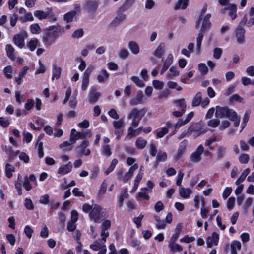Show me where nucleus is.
<instances>
[{
	"label": "nucleus",
	"instance_id": "obj_1",
	"mask_svg": "<svg viewBox=\"0 0 254 254\" xmlns=\"http://www.w3.org/2000/svg\"><path fill=\"white\" fill-rule=\"evenodd\" d=\"M64 29L60 26H50L46 28L43 33L42 41L46 46L55 43Z\"/></svg>",
	"mask_w": 254,
	"mask_h": 254
},
{
	"label": "nucleus",
	"instance_id": "obj_2",
	"mask_svg": "<svg viewBox=\"0 0 254 254\" xmlns=\"http://www.w3.org/2000/svg\"><path fill=\"white\" fill-rule=\"evenodd\" d=\"M146 110L143 108L138 109L136 108H133L127 116L128 119H132L131 126L128 128V131H133V127H136L138 126L141 118L145 115Z\"/></svg>",
	"mask_w": 254,
	"mask_h": 254
},
{
	"label": "nucleus",
	"instance_id": "obj_3",
	"mask_svg": "<svg viewBox=\"0 0 254 254\" xmlns=\"http://www.w3.org/2000/svg\"><path fill=\"white\" fill-rule=\"evenodd\" d=\"M89 216L94 222H100L101 219L104 216L103 208L99 205L95 204L89 213Z\"/></svg>",
	"mask_w": 254,
	"mask_h": 254
},
{
	"label": "nucleus",
	"instance_id": "obj_4",
	"mask_svg": "<svg viewBox=\"0 0 254 254\" xmlns=\"http://www.w3.org/2000/svg\"><path fill=\"white\" fill-rule=\"evenodd\" d=\"M204 152V147L200 144L196 149L191 153L190 156V160L193 163H198L202 159V154Z\"/></svg>",
	"mask_w": 254,
	"mask_h": 254
},
{
	"label": "nucleus",
	"instance_id": "obj_5",
	"mask_svg": "<svg viewBox=\"0 0 254 254\" xmlns=\"http://www.w3.org/2000/svg\"><path fill=\"white\" fill-rule=\"evenodd\" d=\"M27 37L26 32L24 31L20 34H15L13 38L14 44L20 49L25 46V38Z\"/></svg>",
	"mask_w": 254,
	"mask_h": 254
},
{
	"label": "nucleus",
	"instance_id": "obj_6",
	"mask_svg": "<svg viewBox=\"0 0 254 254\" xmlns=\"http://www.w3.org/2000/svg\"><path fill=\"white\" fill-rule=\"evenodd\" d=\"M113 125L115 128V133L116 135V138L119 139L122 135L123 128L124 127V120L123 118L118 121H114L113 122Z\"/></svg>",
	"mask_w": 254,
	"mask_h": 254
},
{
	"label": "nucleus",
	"instance_id": "obj_7",
	"mask_svg": "<svg viewBox=\"0 0 254 254\" xmlns=\"http://www.w3.org/2000/svg\"><path fill=\"white\" fill-rule=\"evenodd\" d=\"M22 184L24 188L27 190H29L31 189V186L27 177H26L24 178V180L23 181L22 180V176L19 174L17 181H16L15 183V187L18 190H21Z\"/></svg>",
	"mask_w": 254,
	"mask_h": 254
},
{
	"label": "nucleus",
	"instance_id": "obj_8",
	"mask_svg": "<svg viewBox=\"0 0 254 254\" xmlns=\"http://www.w3.org/2000/svg\"><path fill=\"white\" fill-rule=\"evenodd\" d=\"M93 69V66H90L88 67L83 73L81 85V88L83 91H85L88 87L89 83V77Z\"/></svg>",
	"mask_w": 254,
	"mask_h": 254
},
{
	"label": "nucleus",
	"instance_id": "obj_9",
	"mask_svg": "<svg viewBox=\"0 0 254 254\" xmlns=\"http://www.w3.org/2000/svg\"><path fill=\"white\" fill-rule=\"evenodd\" d=\"M245 30L241 25H238L235 30V35L237 42L239 44H244L245 42Z\"/></svg>",
	"mask_w": 254,
	"mask_h": 254
},
{
	"label": "nucleus",
	"instance_id": "obj_10",
	"mask_svg": "<svg viewBox=\"0 0 254 254\" xmlns=\"http://www.w3.org/2000/svg\"><path fill=\"white\" fill-rule=\"evenodd\" d=\"M188 130L190 133L193 132V136L194 138L198 137L200 134L205 133V130L201 127L199 124H194L190 126L188 128Z\"/></svg>",
	"mask_w": 254,
	"mask_h": 254
},
{
	"label": "nucleus",
	"instance_id": "obj_11",
	"mask_svg": "<svg viewBox=\"0 0 254 254\" xmlns=\"http://www.w3.org/2000/svg\"><path fill=\"white\" fill-rule=\"evenodd\" d=\"M98 7V3L96 1H88L84 5L85 10L88 13H94Z\"/></svg>",
	"mask_w": 254,
	"mask_h": 254
},
{
	"label": "nucleus",
	"instance_id": "obj_12",
	"mask_svg": "<svg viewBox=\"0 0 254 254\" xmlns=\"http://www.w3.org/2000/svg\"><path fill=\"white\" fill-rule=\"evenodd\" d=\"M85 137V134L83 133L79 132L76 131L75 129H72L70 135V139L71 143L74 144L76 140L80 138Z\"/></svg>",
	"mask_w": 254,
	"mask_h": 254
},
{
	"label": "nucleus",
	"instance_id": "obj_13",
	"mask_svg": "<svg viewBox=\"0 0 254 254\" xmlns=\"http://www.w3.org/2000/svg\"><path fill=\"white\" fill-rule=\"evenodd\" d=\"M188 142L187 140H184L181 142L179 145L177 153L176 155V159H179L184 153L186 148L187 146Z\"/></svg>",
	"mask_w": 254,
	"mask_h": 254
},
{
	"label": "nucleus",
	"instance_id": "obj_14",
	"mask_svg": "<svg viewBox=\"0 0 254 254\" xmlns=\"http://www.w3.org/2000/svg\"><path fill=\"white\" fill-rule=\"evenodd\" d=\"M73 165L71 162H69L66 165H61L58 169V173L61 175H65L71 171Z\"/></svg>",
	"mask_w": 254,
	"mask_h": 254
},
{
	"label": "nucleus",
	"instance_id": "obj_15",
	"mask_svg": "<svg viewBox=\"0 0 254 254\" xmlns=\"http://www.w3.org/2000/svg\"><path fill=\"white\" fill-rule=\"evenodd\" d=\"M225 10H229V15L231 17L232 20L235 19L237 17V6L235 4H228L225 7Z\"/></svg>",
	"mask_w": 254,
	"mask_h": 254
},
{
	"label": "nucleus",
	"instance_id": "obj_16",
	"mask_svg": "<svg viewBox=\"0 0 254 254\" xmlns=\"http://www.w3.org/2000/svg\"><path fill=\"white\" fill-rule=\"evenodd\" d=\"M228 109V107L216 106L215 117L218 118H222L226 117Z\"/></svg>",
	"mask_w": 254,
	"mask_h": 254
},
{
	"label": "nucleus",
	"instance_id": "obj_17",
	"mask_svg": "<svg viewBox=\"0 0 254 254\" xmlns=\"http://www.w3.org/2000/svg\"><path fill=\"white\" fill-rule=\"evenodd\" d=\"M173 61V56L172 54H169L168 55L167 59L165 60L162 68L160 71V74H163L169 68L170 65L172 64Z\"/></svg>",
	"mask_w": 254,
	"mask_h": 254
},
{
	"label": "nucleus",
	"instance_id": "obj_18",
	"mask_svg": "<svg viewBox=\"0 0 254 254\" xmlns=\"http://www.w3.org/2000/svg\"><path fill=\"white\" fill-rule=\"evenodd\" d=\"M143 97V94L142 91L139 90L137 92L136 96L132 98L129 101V104L131 106H135L141 103Z\"/></svg>",
	"mask_w": 254,
	"mask_h": 254
},
{
	"label": "nucleus",
	"instance_id": "obj_19",
	"mask_svg": "<svg viewBox=\"0 0 254 254\" xmlns=\"http://www.w3.org/2000/svg\"><path fill=\"white\" fill-rule=\"evenodd\" d=\"M216 157L218 160H222L227 154V148L223 145L218 146L216 150Z\"/></svg>",
	"mask_w": 254,
	"mask_h": 254
},
{
	"label": "nucleus",
	"instance_id": "obj_20",
	"mask_svg": "<svg viewBox=\"0 0 254 254\" xmlns=\"http://www.w3.org/2000/svg\"><path fill=\"white\" fill-rule=\"evenodd\" d=\"M211 15L209 13L207 14L204 19L202 22V26L200 28V31L202 32H205L207 29L209 28L211 26V22L210 21V18H211Z\"/></svg>",
	"mask_w": 254,
	"mask_h": 254
},
{
	"label": "nucleus",
	"instance_id": "obj_21",
	"mask_svg": "<svg viewBox=\"0 0 254 254\" xmlns=\"http://www.w3.org/2000/svg\"><path fill=\"white\" fill-rule=\"evenodd\" d=\"M100 95V93L98 92H96L95 89L92 90L88 95L90 103L92 104L95 103L98 100Z\"/></svg>",
	"mask_w": 254,
	"mask_h": 254
},
{
	"label": "nucleus",
	"instance_id": "obj_22",
	"mask_svg": "<svg viewBox=\"0 0 254 254\" xmlns=\"http://www.w3.org/2000/svg\"><path fill=\"white\" fill-rule=\"evenodd\" d=\"M128 48L131 52L134 55H137L139 53V46L138 44L134 41H130L128 43Z\"/></svg>",
	"mask_w": 254,
	"mask_h": 254
},
{
	"label": "nucleus",
	"instance_id": "obj_23",
	"mask_svg": "<svg viewBox=\"0 0 254 254\" xmlns=\"http://www.w3.org/2000/svg\"><path fill=\"white\" fill-rule=\"evenodd\" d=\"M61 70V68L60 67H57L55 65H52V80H54V79H59L60 78Z\"/></svg>",
	"mask_w": 254,
	"mask_h": 254
},
{
	"label": "nucleus",
	"instance_id": "obj_24",
	"mask_svg": "<svg viewBox=\"0 0 254 254\" xmlns=\"http://www.w3.org/2000/svg\"><path fill=\"white\" fill-rule=\"evenodd\" d=\"M165 44L160 43L157 47L154 52V55L158 58H160L164 53Z\"/></svg>",
	"mask_w": 254,
	"mask_h": 254
},
{
	"label": "nucleus",
	"instance_id": "obj_25",
	"mask_svg": "<svg viewBox=\"0 0 254 254\" xmlns=\"http://www.w3.org/2000/svg\"><path fill=\"white\" fill-rule=\"evenodd\" d=\"M39 44V41L36 38H32L27 44V47L31 51H34Z\"/></svg>",
	"mask_w": 254,
	"mask_h": 254
},
{
	"label": "nucleus",
	"instance_id": "obj_26",
	"mask_svg": "<svg viewBox=\"0 0 254 254\" xmlns=\"http://www.w3.org/2000/svg\"><path fill=\"white\" fill-rule=\"evenodd\" d=\"M109 77V74L105 69H102L100 74L97 76V80L99 83L103 82Z\"/></svg>",
	"mask_w": 254,
	"mask_h": 254
},
{
	"label": "nucleus",
	"instance_id": "obj_27",
	"mask_svg": "<svg viewBox=\"0 0 254 254\" xmlns=\"http://www.w3.org/2000/svg\"><path fill=\"white\" fill-rule=\"evenodd\" d=\"M202 101V93L200 92H198L195 96L194 97V98L192 99V107H196L199 106Z\"/></svg>",
	"mask_w": 254,
	"mask_h": 254
},
{
	"label": "nucleus",
	"instance_id": "obj_28",
	"mask_svg": "<svg viewBox=\"0 0 254 254\" xmlns=\"http://www.w3.org/2000/svg\"><path fill=\"white\" fill-rule=\"evenodd\" d=\"M126 18V15L123 13L118 14L112 22V25L117 26Z\"/></svg>",
	"mask_w": 254,
	"mask_h": 254
},
{
	"label": "nucleus",
	"instance_id": "obj_29",
	"mask_svg": "<svg viewBox=\"0 0 254 254\" xmlns=\"http://www.w3.org/2000/svg\"><path fill=\"white\" fill-rule=\"evenodd\" d=\"M188 5V0H179L175 5V10H178L180 8L185 9Z\"/></svg>",
	"mask_w": 254,
	"mask_h": 254
},
{
	"label": "nucleus",
	"instance_id": "obj_30",
	"mask_svg": "<svg viewBox=\"0 0 254 254\" xmlns=\"http://www.w3.org/2000/svg\"><path fill=\"white\" fill-rule=\"evenodd\" d=\"M128 197L129 194L127 191H123L120 194L118 202V206L120 208L122 207L124 200L128 198Z\"/></svg>",
	"mask_w": 254,
	"mask_h": 254
},
{
	"label": "nucleus",
	"instance_id": "obj_31",
	"mask_svg": "<svg viewBox=\"0 0 254 254\" xmlns=\"http://www.w3.org/2000/svg\"><path fill=\"white\" fill-rule=\"evenodd\" d=\"M147 144V141L142 137H138L135 141V146L138 149H143Z\"/></svg>",
	"mask_w": 254,
	"mask_h": 254
},
{
	"label": "nucleus",
	"instance_id": "obj_32",
	"mask_svg": "<svg viewBox=\"0 0 254 254\" xmlns=\"http://www.w3.org/2000/svg\"><path fill=\"white\" fill-rule=\"evenodd\" d=\"M76 13L77 12L75 10H72L67 12L64 15V20L67 23L72 22L76 15Z\"/></svg>",
	"mask_w": 254,
	"mask_h": 254
},
{
	"label": "nucleus",
	"instance_id": "obj_33",
	"mask_svg": "<svg viewBox=\"0 0 254 254\" xmlns=\"http://www.w3.org/2000/svg\"><path fill=\"white\" fill-rule=\"evenodd\" d=\"M250 169L248 168L244 170L242 173L241 174L240 177L236 180V184L239 185L241 184L246 178L247 176L250 173Z\"/></svg>",
	"mask_w": 254,
	"mask_h": 254
},
{
	"label": "nucleus",
	"instance_id": "obj_34",
	"mask_svg": "<svg viewBox=\"0 0 254 254\" xmlns=\"http://www.w3.org/2000/svg\"><path fill=\"white\" fill-rule=\"evenodd\" d=\"M15 171V167L12 165L7 163L5 166V174L8 178H11L12 176V173Z\"/></svg>",
	"mask_w": 254,
	"mask_h": 254
},
{
	"label": "nucleus",
	"instance_id": "obj_35",
	"mask_svg": "<svg viewBox=\"0 0 254 254\" xmlns=\"http://www.w3.org/2000/svg\"><path fill=\"white\" fill-rule=\"evenodd\" d=\"M181 224H178L175 228V233L173 234L171 238V241L174 243L179 237L180 233L181 230Z\"/></svg>",
	"mask_w": 254,
	"mask_h": 254
},
{
	"label": "nucleus",
	"instance_id": "obj_36",
	"mask_svg": "<svg viewBox=\"0 0 254 254\" xmlns=\"http://www.w3.org/2000/svg\"><path fill=\"white\" fill-rule=\"evenodd\" d=\"M205 32L199 30V33L196 38V49L198 52L200 51L201 43L203 38V35Z\"/></svg>",
	"mask_w": 254,
	"mask_h": 254
},
{
	"label": "nucleus",
	"instance_id": "obj_37",
	"mask_svg": "<svg viewBox=\"0 0 254 254\" xmlns=\"http://www.w3.org/2000/svg\"><path fill=\"white\" fill-rule=\"evenodd\" d=\"M226 117L228 118V119L231 121L235 120V119L239 116H238L237 113L233 109L228 108Z\"/></svg>",
	"mask_w": 254,
	"mask_h": 254
},
{
	"label": "nucleus",
	"instance_id": "obj_38",
	"mask_svg": "<svg viewBox=\"0 0 254 254\" xmlns=\"http://www.w3.org/2000/svg\"><path fill=\"white\" fill-rule=\"evenodd\" d=\"M5 50L6 51L7 56L12 59L14 57V52L15 51L14 48L10 44H7L6 45Z\"/></svg>",
	"mask_w": 254,
	"mask_h": 254
},
{
	"label": "nucleus",
	"instance_id": "obj_39",
	"mask_svg": "<svg viewBox=\"0 0 254 254\" xmlns=\"http://www.w3.org/2000/svg\"><path fill=\"white\" fill-rule=\"evenodd\" d=\"M30 30L34 34H38L41 32V29L37 23L31 24L30 27Z\"/></svg>",
	"mask_w": 254,
	"mask_h": 254
},
{
	"label": "nucleus",
	"instance_id": "obj_40",
	"mask_svg": "<svg viewBox=\"0 0 254 254\" xmlns=\"http://www.w3.org/2000/svg\"><path fill=\"white\" fill-rule=\"evenodd\" d=\"M34 14L35 17L40 20L46 18L48 16V14L46 12L41 10L35 11Z\"/></svg>",
	"mask_w": 254,
	"mask_h": 254
},
{
	"label": "nucleus",
	"instance_id": "obj_41",
	"mask_svg": "<svg viewBox=\"0 0 254 254\" xmlns=\"http://www.w3.org/2000/svg\"><path fill=\"white\" fill-rule=\"evenodd\" d=\"M3 73L5 76L8 79H11L12 77L11 75L12 73V67L11 66H7L3 69Z\"/></svg>",
	"mask_w": 254,
	"mask_h": 254
},
{
	"label": "nucleus",
	"instance_id": "obj_42",
	"mask_svg": "<svg viewBox=\"0 0 254 254\" xmlns=\"http://www.w3.org/2000/svg\"><path fill=\"white\" fill-rule=\"evenodd\" d=\"M129 55V51L126 49H121L118 54L120 58L122 59H127Z\"/></svg>",
	"mask_w": 254,
	"mask_h": 254
},
{
	"label": "nucleus",
	"instance_id": "obj_43",
	"mask_svg": "<svg viewBox=\"0 0 254 254\" xmlns=\"http://www.w3.org/2000/svg\"><path fill=\"white\" fill-rule=\"evenodd\" d=\"M198 69L203 75L206 74L208 72V67L204 63H200L198 64Z\"/></svg>",
	"mask_w": 254,
	"mask_h": 254
},
{
	"label": "nucleus",
	"instance_id": "obj_44",
	"mask_svg": "<svg viewBox=\"0 0 254 254\" xmlns=\"http://www.w3.org/2000/svg\"><path fill=\"white\" fill-rule=\"evenodd\" d=\"M249 156L246 153L242 154L239 157V161L242 164H246L249 162Z\"/></svg>",
	"mask_w": 254,
	"mask_h": 254
},
{
	"label": "nucleus",
	"instance_id": "obj_45",
	"mask_svg": "<svg viewBox=\"0 0 254 254\" xmlns=\"http://www.w3.org/2000/svg\"><path fill=\"white\" fill-rule=\"evenodd\" d=\"M20 20L22 22L24 23L27 21H32L34 20L33 16L31 12L25 13L24 18L21 17Z\"/></svg>",
	"mask_w": 254,
	"mask_h": 254
},
{
	"label": "nucleus",
	"instance_id": "obj_46",
	"mask_svg": "<svg viewBox=\"0 0 254 254\" xmlns=\"http://www.w3.org/2000/svg\"><path fill=\"white\" fill-rule=\"evenodd\" d=\"M132 81L138 87H144L145 84L137 76L131 77Z\"/></svg>",
	"mask_w": 254,
	"mask_h": 254
},
{
	"label": "nucleus",
	"instance_id": "obj_47",
	"mask_svg": "<svg viewBox=\"0 0 254 254\" xmlns=\"http://www.w3.org/2000/svg\"><path fill=\"white\" fill-rule=\"evenodd\" d=\"M84 31L82 29H78L73 32L72 34V37L78 39L83 36Z\"/></svg>",
	"mask_w": 254,
	"mask_h": 254
},
{
	"label": "nucleus",
	"instance_id": "obj_48",
	"mask_svg": "<svg viewBox=\"0 0 254 254\" xmlns=\"http://www.w3.org/2000/svg\"><path fill=\"white\" fill-rule=\"evenodd\" d=\"M223 50L220 48H215L213 50V57L215 59H219L222 54Z\"/></svg>",
	"mask_w": 254,
	"mask_h": 254
},
{
	"label": "nucleus",
	"instance_id": "obj_49",
	"mask_svg": "<svg viewBox=\"0 0 254 254\" xmlns=\"http://www.w3.org/2000/svg\"><path fill=\"white\" fill-rule=\"evenodd\" d=\"M174 104L180 108L182 109H186V104L185 103V99L182 98L181 99L177 100L174 101Z\"/></svg>",
	"mask_w": 254,
	"mask_h": 254
},
{
	"label": "nucleus",
	"instance_id": "obj_50",
	"mask_svg": "<svg viewBox=\"0 0 254 254\" xmlns=\"http://www.w3.org/2000/svg\"><path fill=\"white\" fill-rule=\"evenodd\" d=\"M220 124V120L216 119H213L212 120H210L207 122V125L208 126H210L212 127L215 128L216 127Z\"/></svg>",
	"mask_w": 254,
	"mask_h": 254
},
{
	"label": "nucleus",
	"instance_id": "obj_51",
	"mask_svg": "<svg viewBox=\"0 0 254 254\" xmlns=\"http://www.w3.org/2000/svg\"><path fill=\"white\" fill-rule=\"evenodd\" d=\"M50 202L49 196L48 194H45L41 196L40 198L39 202L41 204L47 205Z\"/></svg>",
	"mask_w": 254,
	"mask_h": 254
},
{
	"label": "nucleus",
	"instance_id": "obj_52",
	"mask_svg": "<svg viewBox=\"0 0 254 254\" xmlns=\"http://www.w3.org/2000/svg\"><path fill=\"white\" fill-rule=\"evenodd\" d=\"M24 206L28 210H33L34 207L31 200L27 198L24 200Z\"/></svg>",
	"mask_w": 254,
	"mask_h": 254
},
{
	"label": "nucleus",
	"instance_id": "obj_53",
	"mask_svg": "<svg viewBox=\"0 0 254 254\" xmlns=\"http://www.w3.org/2000/svg\"><path fill=\"white\" fill-rule=\"evenodd\" d=\"M24 232L28 238H31L33 230L30 226L26 225L24 228Z\"/></svg>",
	"mask_w": 254,
	"mask_h": 254
},
{
	"label": "nucleus",
	"instance_id": "obj_54",
	"mask_svg": "<svg viewBox=\"0 0 254 254\" xmlns=\"http://www.w3.org/2000/svg\"><path fill=\"white\" fill-rule=\"evenodd\" d=\"M170 247L171 251H181L183 250L182 247L178 244H175L172 242V244H170Z\"/></svg>",
	"mask_w": 254,
	"mask_h": 254
},
{
	"label": "nucleus",
	"instance_id": "obj_55",
	"mask_svg": "<svg viewBox=\"0 0 254 254\" xmlns=\"http://www.w3.org/2000/svg\"><path fill=\"white\" fill-rule=\"evenodd\" d=\"M164 206L161 201H158L154 205V209L156 212H159L163 210Z\"/></svg>",
	"mask_w": 254,
	"mask_h": 254
},
{
	"label": "nucleus",
	"instance_id": "obj_56",
	"mask_svg": "<svg viewBox=\"0 0 254 254\" xmlns=\"http://www.w3.org/2000/svg\"><path fill=\"white\" fill-rule=\"evenodd\" d=\"M195 240V238L194 237H189L188 235H185L184 237L181 238L180 240L181 242H184L186 243H189L190 242H192Z\"/></svg>",
	"mask_w": 254,
	"mask_h": 254
},
{
	"label": "nucleus",
	"instance_id": "obj_57",
	"mask_svg": "<svg viewBox=\"0 0 254 254\" xmlns=\"http://www.w3.org/2000/svg\"><path fill=\"white\" fill-rule=\"evenodd\" d=\"M152 84L154 87L158 90H161L163 87V83L157 80H154Z\"/></svg>",
	"mask_w": 254,
	"mask_h": 254
},
{
	"label": "nucleus",
	"instance_id": "obj_58",
	"mask_svg": "<svg viewBox=\"0 0 254 254\" xmlns=\"http://www.w3.org/2000/svg\"><path fill=\"white\" fill-rule=\"evenodd\" d=\"M235 201V199L234 197H231L228 199L227 203V207L228 210H231L233 208Z\"/></svg>",
	"mask_w": 254,
	"mask_h": 254
},
{
	"label": "nucleus",
	"instance_id": "obj_59",
	"mask_svg": "<svg viewBox=\"0 0 254 254\" xmlns=\"http://www.w3.org/2000/svg\"><path fill=\"white\" fill-rule=\"evenodd\" d=\"M19 159L24 163H27L29 161V157L25 152H22L20 153L19 155Z\"/></svg>",
	"mask_w": 254,
	"mask_h": 254
},
{
	"label": "nucleus",
	"instance_id": "obj_60",
	"mask_svg": "<svg viewBox=\"0 0 254 254\" xmlns=\"http://www.w3.org/2000/svg\"><path fill=\"white\" fill-rule=\"evenodd\" d=\"M10 124L8 119L5 117H0V125L3 127H7Z\"/></svg>",
	"mask_w": 254,
	"mask_h": 254
},
{
	"label": "nucleus",
	"instance_id": "obj_61",
	"mask_svg": "<svg viewBox=\"0 0 254 254\" xmlns=\"http://www.w3.org/2000/svg\"><path fill=\"white\" fill-rule=\"evenodd\" d=\"M243 101V98L240 97L238 94H235L232 95L230 98V101H236L239 103H241Z\"/></svg>",
	"mask_w": 254,
	"mask_h": 254
},
{
	"label": "nucleus",
	"instance_id": "obj_62",
	"mask_svg": "<svg viewBox=\"0 0 254 254\" xmlns=\"http://www.w3.org/2000/svg\"><path fill=\"white\" fill-rule=\"evenodd\" d=\"M103 151L104 155L107 157L110 156L112 154V151L109 145H106L103 146Z\"/></svg>",
	"mask_w": 254,
	"mask_h": 254
},
{
	"label": "nucleus",
	"instance_id": "obj_63",
	"mask_svg": "<svg viewBox=\"0 0 254 254\" xmlns=\"http://www.w3.org/2000/svg\"><path fill=\"white\" fill-rule=\"evenodd\" d=\"M194 201L195 203V207L196 208H198L200 201H201L204 203V198L202 196L196 195L194 197Z\"/></svg>",
	"mask_w": 254,
	"mask_h": 254
},
{
	"label": "nucleus",
	"instance_id": "obj_64",
	"mask_svg": "<svg viewBox=\"0 0 254 254\" xmlns=\"http://www.w3.org/2000/svg\"><path fill=\"white\" fill-rule=\"evenodd\" d=\"M167 157V155L166 153H159L157 155L156 159H157V161H159L160 162H164L166 160Z\"/></svg>",
	"mask_w": 254,
	"mask_h": 254
}]
</instances>
